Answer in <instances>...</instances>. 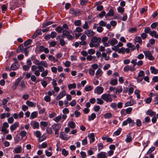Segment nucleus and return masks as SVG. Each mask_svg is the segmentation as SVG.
Wrapping results in <instances>:
<instances>
[{"mask_svg":"<svg viewBox=\"0 0 158 158\" xmlns=\"http://www.w3.org/2000/svg\"><path fill=\"white\" fill-rule=\"evenodd\" d=\"M101 42V38L96 36L93 37L91 40V42L89 44V46L91 48L97 47L100 45Z\"/></svg>","mask_w":158,"mask_h":158,"instance_id":"obj_1","label":"nucleus"},{"mask_svg":"<svg viewBox=\"0 0 158 158\" xmlns=\"http://www.w3.org/2000/svg\"><path fill=\"white\" fill-rule=\"evenodd\" d=\"M69 13L73 16H77L81 15L82 11L78 9L71 8L69 10Z\"/></svg>","mask_w":158,"mask_h":158,"instance_id":"obj_2","label":"nucleus"},{"mask_svg":"<svg viewBox=\"0 0 158 158\" xmlns=\"http://www.w3.org/2000/svg\"><path fill=\"white\" fill-rule=\"evenodd\" d=\"M128 124H129L130 126L132 127L135 125V123L134 121L132 120L131 118L128 117L126 120L124 121L123 122L122 125L126 126Z\"/></svg>","mask_w":158,"mask_h":158,"instance_id":"obj_3","label":"nucleus"},{"mask_svg":"<svg viewBox=\"0 0 158 158\" xmlns=\"http://www.w3.org/2000/svg\"><path fill=\"white\" fill-rule=\"evenodd\" d=\"M101 98L107 102H111L112 101L111 95L109 94H102L101 96Z\"/></svg>","mask_w":158,"mask_h":158,"instance_id":"obj_4","label":"nucleus"},{"mask_svg":"<svg viewBox=\"0 0 158 158\" xmlns=\"http://www.w3.org/2000/svg\"><path fill=\"white\" fill-rule=\"evenodd\" d=\"M135 133L133 132L129 133L127 135V138L125 139V141L127 143L131 142L134 138Z\"/></svg>","mask_w":158,"mask_h":158,"instance_id":"obj_5","label":"nucleus"},{"mask_svg":"<svg viewBox=\"0 0 158 158\" xmlns=\"http://www.w3.org/2000/svg\"><path fill=\"white\" fill-rule=\"evenodd\" d=\"M63 36L67 37L69 40H73L74 37L69 34V31L67 30L63 31L62 34Z\"/></svg>","mask_w":158,"mask_h":158,"instance_id":"obj_6","label":"nucleus"},{"mask_svg":"<svg viewBox=\"0 0 158 158\" xmlns=\"http://www.w3.org/2000/svg\"><path fill=\"white\" fill-rule=\"evenodd\" d=\"M143 53L146 58L150 60H154V57L152 56V54L150 52L148 51H144Z\"/></svg>","mask_w":158,"mask_h":158,"instance_id":"obj_7","label":"nucleus"},{"mask_svg":"<svg viewBox=\"0 0 158 158\" xmlns=\"http://www.w3.org/2000/svg\"><path fill=\"white\" fill-rule=\"evenodd\" d=\"M114 9L113 7H111L110 9L108 12L105 15V18L106 20H108V17L113 16L114 15Z\"/></svg>","mask_w":158,"mask_h":158,"instance_id":"obj_8","label":"nucleus"},{"mask_svg":"<svg viewBox=\"0 0 158 158\" xmlns=\"http://www.w3.org/2000/svg\"><path fill=\"white\" fill-rule=\"evenodd\" d=\"M135 70V68L131 65H128L125 66L123 68V71L125 72H128L129 71L134 72Z\"/></svg>","mask_w":158,"mask_h":158,"instance_id":"obj_9","label":"nucleus"},{"mask_svg":"<svg viewBox=\"0 0 158 158\" xmlns=\"http://www.w3.org/2000/svg\"><path fill=\"white\" fill-rule=\"evenodd\" d=\"M60 137L62 139L68 140L69 139L70 137L69 136L66 135L64 132H61L60 133Z\"/></svg>","mask_w":158,"mask_h":158,"instance_id":"obj_10","label":"nucleus"},{"mask_svg":"<svg viewBox=\"0 0 158 158\" xmlns=\"http://www.w3.org/2000/svg\"><path fill=\"white\" fill-rule=\"evenodd\" d=\"M130 52V49L129 48H125L123 47L119 48L118 51V53H122L123 54H124L125 53H128Z\"/></svg>","mask_w":158,"mask_h":158,"instance_id":"obj_11","label":"nucleus"},{"mask_svg":"<svg viewBox=\"0 0 158 158\" xmlns=\"http://www.w3.org/2000/svg\"><path fill=\"white\" fill-rule=\"evenodd\" d=\"M21 79V78L19 77L16 80L12 86V88L13 89H15L17 88Z\"/></svg>","mask_w":158,"mask_h":158,"instance_id":"obj_12","label":"nucleus"},{"mask_svg":"<svg viewBox=\"0 0 158 158\" xmlns=\"http://www.w3.org/2000/svg\"><path fill=\"white\" fill-rule=\"evenodd\" d=\"M66 94V92L64 90H63L60 92L59 94L56 98V100H59L62 98Z\"/></svg>","mask_w":158,"mask_h":158,"instance_id":"obj_13","label":"nucleus"},{"mask_svg":"<svg viewBox=\"0 0 158 158\" xmlns=\"http://www.w3.org/2000/svg\"><path fill=\"white\" fill-rule=\"evenodd\" d=\"M104 90L103 88L101 87L98 86L94 90V92L98 94H100L103 93Z\"/></svg>","mask_w":158,"mask_h":158,"instance_id":"obj_14","label":"nucleus"},{"mask_svg":"<svg viewBox=\"0 0 158 158\" xmlns=\"http://www.w3.org/2000/svg\"><path fill=\"white\" fill-rule=\"evenodd\" d=\"M40 51L42 52H44L46 53H48L49 52V50L47 48L44 47L43 46H40L39 48Z\"/></svg>","mask_w":158,"mask_h":158,"instance_id":"obj_15","label":"nucleus"},{"mask_svg":"<svg viewBox=\"0 0 158 158\" xmlns=\"http://www.w3.org/2000/svg\"><path fill=\"white\" fill-rule=\"evenodd\" d=\"M106 153L105 152H101L97 155V158H107Z\"/></svg>","mask_w":158,"mask_h":158,"instance_id":"obj_16","label":"nucleus"},{"mask_svg":"<svg viewBox=\"0 0 158 158\" xmlns=\"http://www.w3.org/2000/svg\"><path fill=\"white\" fill-rule=\"evenodd\" d=\"M84 33L88 37L94 35L95 33L90 29L85 30Z\"/></svg>","mask_w":158,"mask_h":158,"instance_id":"obj_17","label":"nucleus"},{"mask_svg":"<svg viewBox=\"0 0 158 158\" xmlns=\"http://www.w3.org/2000/svg\"><path fill=\"white\" fill-rule=\"evenodd\" d=\"M102 74V71L100 68H98L95 73L96 77L97 79H98L99 77L101 76Z\"/></svg>","mask_w":158,"mask_h":158,"instance_id":"obj_18","label":"nucleus"},{"mask_svg":"<svg viewBox=\"0 0 158 158\" xmlns=\"http://www.w3.org/2000/svg\"><path fill=\"white\" fill-rule=\"evenodd\" d=\"M42 34L41 30H38L36 31L32 37V39L35 38L38 35H40Z\"/></svg>","mask_w":158,"mask_h":158,"instance_id":"obj_19","label":"nucleus"},{"mask_svg":"<svg viewBox=\"0 0 158 158\" xmlns=\"http://www.w3.org/2000/svg\"><path fill=\"white\" fill-rule=\"evenodd\" d=\"M127 46L128 47V48H130V50H131V51H133L136 48L134 46V45H133L131 43H128L127 44Z\"/></svg>","mask_w":158,"mask_h":158,"instance_id":"obj_20","label":"nucleus"},{"mask_svg":"<svg viewBox=\"0 0 158 158\" xmlns=\"http://www.w3.org/2000/svg\"><path fill=\"white\" fill-rule=\"evenodd\" d=\"M19 68V64L15 63L13 64L10 66V69L12 70H15Z\"/></svg>","mask_w":158,"mask_h":158,"instance_id":"obj_21","label":"nucleus"},{"mask_svg":"<svg viewBox=\"0 0 158 158\" xmlns=\"http://www.w3.org/2000/svg\"><path fill=\"white\" fill-rule=\"evenodd\" d=\"M110 84L113 85H116L118 84V81L117 79H111L110 81Z\"/></svg>","mask_w":158,"mask_h":158,"instance_id":"obj_22","label":"nucleus"},{"mask_svg":"<svg viewBox=\"0 0 158 158\" xmlns=\"http://www.w3.org/2000/svg\"><path fill=\"white\" fill-rule=\"evenodd\" d=\"M31 124L33 128H38L39 126V123L35 121H33L31 122Z\"/></svg>","mask_w":158,"mask_h":158,"instance_id":"obj_23","label":"nucleus"},{"mask_svg":"<svg viewBox=\"0 0 158 158\" xmlns=\"http://www.w3.org/2000/svg\"><path fill=\"white\" fill-rule=\"evenodd\" d=\"M146 114L151 116H155L156 114V113L151 109L148 110L147 111Z\"/></svg>","mask_w":158,"mask_h":158,"instance_id":"obj_24","label":"nucleus"},{"mask_svg":"<svg viewBox=\"0 0 158 158\" xmlns=\"http://www.w3.org/2000/svg\"><path fill=\"white\" fill-rule=\"evenodd\" d=\"M149 35L152 36H154L155 38H158V34L156 33V32L155 31H151L150 32Z\"/></svg>","mask_w":158,"mask_h":158,"instance_id":"obj_25","label":"nucleus"},{"mask_svg":"<svg viewBox=\"0 0 158 158\" xmlns=\"http://www.w3.org/2000/svg\"><path fill=\"white\" fill-rule=\"evenodd\" d=\"M150 69L152 73L156 74L158 73V70L156 69L154 67L151 66Z\"/></svg>","mask_w":158,"mask_h":158,"instance_id":"obj_26","label":"nucleus"},{"mask_svg":"<svg viewBox=\"0 0 158 158\" xmlns=\"http://www.w3.org/2000/svg\"><path fill=\"white\" fill-rule=\"evenodd\" d=\"M115 93L116 94L118 93L119 94L121 93L123 91V88L121 86H119L117 87V88L115 89Z\"/></svg>","mask_w":158,"mask_h":158,"instance_id":"obj_27","label":"nucleus"},{"mask_svg":"<svg viewBox=\"0 0 158 158\" xmlns=\"http://www.w3.org/2000/svg\"><path fill=\"white\" fill-rule=\"evenodd\" d=\"M96 117V114L94 113H93L91 114V115L88 116V120L90 121L93 120Z\"/></svg>","mask_w":158,"mask_h":158,"instance_id":"obj_28","label":"nucleus"},{"mask_svg":"<svg viewBox=\"0 0 158 158\" xmlns=\"http://www.w3.org/2000/svg\"><path fill=\"white\" fill-rule=\"evenodd\" d=\"M38 113L36 111H34L31 113L30 119H33L36 118L37 116Z\"/></svg>","mask_w":158,"mask_h":158,"instance_id":"obj_29","label":"nucleus"},{"mask_svg":"<svg viewBox=\"0 0 158 158\" xmlns=\"http://www.w3.org/2000/svg\"><path fill=\"white\" fill-rule=\"evenodd\" d=\"M48 59L49 60L51 61H53L54 63H55L56 62L58 61V60L56 59L53 56L51 55H49Z\"/></svg>","mask_w":158,"mask_h":158,"instance_id":"obj_30","label":"nucleus"},{"mask_svg":"<svg viewBox=\"0 0 158 158\" xmlns=\"http://www.w3.org/2000/svg\"><path fill=\"white\" fill-rule=\"evenodd\" d=\"M89 137V138L90 142H93L95 141V139L94 138V133H91Z\"/></svg>","mask_w":158,"mask_h":158,"instance_id":"obj_31","label":"nucleus"},{"mask_svg":"<svg viewBox=\"0 0 158 158\" xmlns=\"http://www.w3.org/2000/svg\"><path fill=\"white\" fill-rule=\"evenodd\" d=\"M118 43L117 40L115 38H113L110 41V44L112 46Z\"/></svg>","mask_w":158,"mask_h":158,"instance_id":"obj_32","label":"nucleus"},{"mask_svg":"<svg viewBox=\"0 0 158 158\" xmlns=\"http://www.w3.org/2000/svg\"><path fill=\"white\" fill-rule=\"evenodd\" d=\"M134 40L136 42L139 43L140 44H141L142 43L141 38L139 36H136Z\"/></svg>","mask_w":158,"mask_h":158,"instance_id":"obj_33","label":"nucleus"},{"mask_svg":"<svg viewBox=\"0 0 158 158\" xmlns=\"http://www.w3.org/2000/svg\"><path fill=\"white\" fill-rule=\"evenodd\" d=\"M22 150V148L21 146L18 147L15 149V151L16 153L19 154L21 153Z\"/></svg>","mask_w":158,"mask_h":158,"instance_id":"obj_34","label":"nucleus"},{"mask_svg":"<svg viewBox=\"0 0 158 158\" xmlns=\"http://www.w3.org/2000/svg\"><path fill=\"white\" fill-rule=\"evenodd\" d=\"M112 116L111 113H107L104 114V117L106 119H109Z\"/></svg>","mask_w":158,"mask_h":158,"instance_id":"obj_35","label":"nucleus"},{"mask_svg":"<svg viewBox=\"0 0 158 158\" xmlns=\"http://www.w3.org/2000/svg\"><path fill=\"white\" fill-rule=\"evenodd\" d=\"M68 86L69 89L71 90L72 89H75L76 88V85L75 83H73L69 84Z\"/></svg>","mask_w":158,"mask_h":158,"instance_id":"obj_36","label":"nucleus"},{"mask_svg":"<svg viewBox=\"0 0 158 158\" xmlns=\"http://www.w3.org/2000/svg\"><path fill=\"white\" fill-rule=\"evenodd\" d=\"M32 42V40L31 39H28L25 41L24 43V45L25 47H26L28 45L30 44Z\"/></svg>","mask_w":158,"mask_h":158,"instance_id":"obj_37","label":"nucleus"},{"mask_svg":"<svg viewBox=\"0 0 158 158\" xmlns=\"http://www.w3.org/2000/svg\"><path fill=\"white\" fill-rule=\"evenodd\" d=\"M23 49V44H21L16 50L17 52L18 53H20Z\"/></svg>","mask_w":158,"mask_h":158,"instance_id":"obj_38","label":"nucleus"},{"mask_svg":"<svg viewBox=\"0 0 158 158\" xmlns=\"http://www.w3.org/2000/svg\"><path fill=\"white\" fill-rule=\"evenodd\" d=\"M155 149V147H152L149 149L148 151L146 153V155H148L149 154L153 152Z\"/></svg>","mask_w":158,"mask_h":158,"instance_id":"obj_39","label":"nucleus"},{"mask_svg":"<svg viewBox=\"0 0 158 158\" xmlns=\"http://www.w3.org/2000/svg\"><path fill=\"white\" fill-rule=\"evenodd\" d=\"M68 126L72 128H74L75 127V123L73 121H71L69 122Z\"/></svg>","mask_w":158,"mask_h":158,"instance_id":"obj_40","label":"nucleus"},{"mask_svg":"<svg viewBox=\"0 0 158 158\" xmlns=\"http://www.w3.org/2000/svg\"><path fill=\"white\" fill-rule=\"evenodd\" d=\"M74 24L76 26H80L81 24V21L80 20H75L74 22Z\"/></svg>","mask_w":158,"mask_h":158,"instance_id":"obj_41","label":"nucleus"},{"mask_svg":"<svg viewBox=\"0 0 158 158\" xmlns=\"http://www.w3.org/2000/svg\"><path fill=\"white\" fill-rule=\"evenodd\" d=\"M63 29L62 27L60 26H58L55 28V30L58 33H60Z\"/></svg>","mask_w":158,"mask_h":158,"instance_id":"obj_42","label":"nucleus"},{"mask_svg":"<svg viewBox=\"0 0 158 158\" xmlns=\"http://www.w3.org/2000/svg\"><path fill=\"white\" fill-rule=\"evenodd\" d=\"M19 123L18 122H15V123L12 125L10 127V128H16L19 126Z\"/></svg>","mask_w":158,"mask_h":158,"instance_id":"obj_43","label":"nucleus"},{"mask_svg":"<svg viewBox=\"0 0 158 158\" xmlns=\"http://www.w3.org/2000/svg\"><path fill=\"white\" fill-rule=\"evenodd\" d=\"M62 154L64 156H66L69 154V152L66 151L65 149H63L62 151Z\"/></svg>","mask_w":158,"mask_h":158,"instance_id":"obj_44","label":"nucleus"},{"mask_svg":"<svg viewBox=\"0 0 158 158\" xmlns=\"http://www.w3.org/2000/svg\"><path fill=\"white\" fill-rule=\"evenodd\" d=\"M117 9L118 12L121 13H123L124 11V8L122 7V6H119L118 7Z\"/></svg>","mask_w":158,"mask_h":158,"instance_id":"obj_45","label":"nucleus"},{"mask_svg":"<svg viewBox=\"0 0 158 158\" xmlns=\"http://www.w3.org/2000/svg\"><path fill=\"white\" fill-rule=\"evenodd\" d=\"M20 86L21 87L22 89L25 88L26 85L24 81L23 80L21 81V83L20 84Z\"/></svg>","mask_w":158,"mask_h":158,"instance_id":"obj_46","label":"nucleus"},{"mask_svg":"<svg viewBox=\"0 0 158 158\" xmlns=\"http://www.w3.org/2000/svg\"><path fill=\"white\" fill-rule=\"evenodd\" d=\"M121 130L122 129H118L114 133L113 135L116 136L119 135L121 133Z\"/></svg>","mask_w":158,"mask_h":158,"instance_id":"obj_47","label":"nucleus"},{"mask_svg":"<svg viewBox=\"0 0 158 158\" xmlns=\"http://www.w3.org/2000/svg\"><path fill=\"white\" fill-rule=\"evenodd\" d=\"M26 104L28 106H30V107H32V106H34V104L32 102L30 101L29 100H27L26 101Z\"/></svg>","mask_w":158,"mask_h":158,"instance_id":"obj_48","label":"nucleus"},{"mask_svg":"<svg viewBox=\"0 0 158 158\" xmlns=\"http://www.w3.org/2000/svg\"><path fill=\"white\" fill-rule=\"evenodd\" d=\"M106 13L105 11L104 10L102 11L100 13H99L98 15L99 17L100 18H102L104 16H105V15H106Z\"/></svg>","mask_w":158,"mask_h":158,"instance_id":"obj_49","label":"nucleus"},{"mask_svg":"<svg viewBox=\"0 0 158 158\" xmlns=\"http://www.w3.org/2000/svg\"><path fill=\"white\" fill-rule=\"evenodd\" d=\"M44 72L41 73V76L42 77H46L48 75V70H46L45 71H43Z\"/></svg>","mask_w":158,"mask_h":158,"instance_id":"obj_50","label":"nucleus"},{"mask_svg":"<svg viewBox=\"0 0 158 158\" xmlns=\"http://www.w3.org/2000/svg\"><path fill=\"white\" fill-rule=\"evenodd\" d=\"M132 110L131 107H128L125 110L127 114H130Z\"/></svg>","mask_w":158,"mask_h":158,"instance_id":"obj_51","label":"nucleus"},{"mask_svg":"<svg viewBox=\"0 0 158 158\" xmlns=\"http://www.w3.org/2000/svg\"><path fill=\"white\" fill-rule=\"evenodd\" d=\"M158 25V22H155L151 24V27L152 29H154Z\"/></svg>","mask_w":158,"mask_h":158,"instance_id":"obj_52","label":"nucleus"},{"mask_svg":"<svg viewBox=\"0 0 158 158\" xmlns=\"http://www.w3.org/2000/svg\"><path fill=\"white\" fill-rule=\"evenodd\" d=\"M89 73L90 75L93 76L94 75L95 71L92 69H89Z\"/></svg>","mask_w":158,"mask_h":158,"instance_id":"obj_53","label":"nucleus"},{"mask_svg":"<svg viewBox=\"0 0 158 158\" xmlns=\"http://www.w3.org/2000/svg\"><path fill=\"white\" fill-rule=\"evenodd\" d=\"M40 64L43 65L44 67L46 68L48 67V64L46 61H41L40 62Z\"/></svg>","mask_w":158,"mask_h":158,"instance_id":"obj_54","label":"nucleus"},{"mask_svg":"<svg viewBox=\"0 0 158 158\" xmlns=\"http://www.w3.org/2000/svg\"><path fill=\"white\" fill-rule=\"evenodd\" d=\"M61 119V117L60 115H59L56 117H55L53 119V120L56 122H59Z\"/></svg>","mask_w":158,"mask_h":158,"instance_id":"obj_55","label":"nucleus"},{"mask_svg":"<svg viewBox=\"0 0 158 158\" xmlns=\"http://www.w3.org/2000/svg\"><path fill=\"white\" fill-rule=\"evenodd\" d=\"M95 50L92 48L88 50V53L90 55H93L95 54Z\"/></svg>","mask_w":158,"mask_h":158,"instance_id":"obj_56","label":"nucleus"},{"mask_svg":"<svg viewBox=\"0 0 158 158\" xmlns=\"http://www.w3.org/2000/svg\"><path fill=\"white\" fill-rule=\"evenodd\" d=\"M39 138L38 141L39 142H40L46 139V137L45 136H44V135H43L41 136H40Z\"/></svg>","mask_w":158,"mask_h":158,"instance_id":"obj_57","label":"nucleus"},{"mask_svg":"<svg viewBox=\"0 0 158 158\" xmlns=\"http://www.w3.org/2000/svg\"><path fill=\"white\" fill-rule=\"evenodd\" d=\"M97 103L98 104L102 105L104 102L103 101L101 98H97Z\"/></svg>","mask_w":158,"mask_h":158,"instance_id":"obj_58","label":"nucleus"},{"mask_svg":"<svg viewBox=\"0 0 158 158\" xmlns=\"http://www.w3.org/2000/svg\"><path fill=\"white\" fill-rule=\"evenodd\" d=\"M82 27L83 29H87L89 28V27L87 22L85 21L84 24Z\"/></svg>","mask_w":158,"mask_h":158,"instance_id":"obj_59","label":"nucleus"},{"mask_svg":"<svg viewBox=\"0 0 158 158\" xmlns=\"http://www.w3.org/2000/svg\"><path fill=\"white\" fill-rule=\"evenodd\" d=\"M41 64H39L37 66L38 69H39L40 72H41L43 71L44 70V69L42 65H40Z\"/></svg>","mask_w":158,"mask_h":158,"instance_id":"obj_60","label":"nucleus"},{"mask_svg":"<svg viewBox=\"0 0 158 158\" xmlns=\"http://www.w3.org/2000/svg\"><path fill=\"white\" fill-rule=\"evenodd\" d=\"M47 144L46 142H44L42 143L40 147H39V148L40 149L42 148H45L47 147Z\"/></svg>","mask_w":158,"mask_h":158,"instance_id":"obj_61","label":"nucleus"},{"mask_svg":"<svg viewBox=\"0 0 158 158\" xmlns=\"http://www.w3.org/2000/svg\"><path fill=\"white\" fill-rule=\"evenodd\" d=\"M40 124L41 126H43V127H45L47 126L48 123L45 121H42L40 122Z\"/></svg>","mask_w":158,"mask_h":158,"instance_id":"obj_62","label":"nucleus"},{"mask_svg":"<svg viewBox=\"0 0 158 158\" xmlns=\"http://www.w3.org/2000/svg\"><path fill=\"white\" fill-rule=\"evenodd\" d=\"M50 34L51 35V38L52 39H53L56 37V35H57V33L56 32L52 31Z\"/></svg>","mask_w":158,"mask_h":158,"instance_id":"obj_63","label":"nucleus"},{"mask_svg":"<svg viewBox=\"0 0 158 158\" xmlns=\"http://www.w3.org/2000/svg\"><path fill=\"white\" fill-rule=\"evenodd\" d=\"M133 105V103H132L131 101H128L125 104V107H127L128 106H131Z\"/></svg>","mask_w":158,"mask_h":158,"instance_id":"obj_64","label":"nucleus"}]
</instances>
